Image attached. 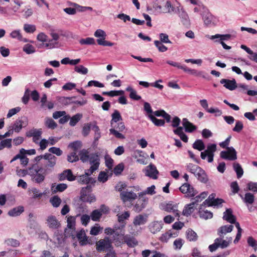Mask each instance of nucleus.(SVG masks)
Returning a JSON list of instances; mask_svg holds the SVG:
<instances>
[{
  "instance_id": "f257e3e1",
  "label": "nucleus",
  "mask_w": 257,
  "mask_h": 257,
  "mask_svg": "<svg viewBox=\"0 0 257 257\" xmlns=\"http://www.w3.org/2000/svg\"><path fill=\"white\" fill-rule=\"evenodd\" d=\"M231 137L228 136L226 140L220 143L219 146L222 148H226V151H223L220 152V156L222 159L234 161L237 159V153L232 147H228Z\"/></svg>"
},
{
  "instance_id": "f03ea898",
  "label": "nucleus",
  "mask_w": 257,
  "mask_h": 257,
  "mask_svg": "<svg viewBox=\"0 0 257 257\" xmlns=\"http://www.w3.org/2000/svg\"><path fill=\"white\" fill-rule=\"evenodd\" d=\"M48 173H45L43 169L39 167L37 164H34L31 167H29V175L31 177L32 180L38 184L42 183Z\"/></svg>"
},
{
  "instance_id": "7ed1b4c3",
  "label": "nucleus",
  "mask_w": 257,
  "mask_h": 257,
  "mask_svg": "<svg viewBox=\"0 0 257 257\" xmlns=\"http://www.w3.org/2000/svg\"><path fill=\"white\" fill-rule=\"evenodd\" d=\"M57 158L54 155L48 153L44 161L43 165L41 167L45 173H52L57 164Z\"/></svg>"
},
{
  "instance_id": "20e7f679",
  "label": "nucleus",
  "mask_w": 257,
  "mask_h": 257,
  "mask_svg": "<svg viewBox=\"0 0 257 257\" xmlns=\"http://www.w3.org/2000/svg\"><path fill=\"white\" fill-rule=\"evenodd\" d=\"M217 150V146L215 144H209L207 149L204 152H201L200 157L202 160H205L207 157V161L211 163L213 161L214 153Z\"/></svg>"
},
{
  "instance_id": "39448f33",
  "label": "nucleus",
  "mask_w": 257,
  "mask_h": 257,
  "mask_svg": "<svg viewBox=\"0 0 257 257\" xmlns=\"http://www.w3.org/2000/svg\"><path fill=\"white\" fill-rule=\"evenodd\" d=\"M50 36L52 38V39L49 40L48 43L40 44L38 47L40 48H47L49 49L56 48L58 44L57 41L59 39V35L58 34L55 33L54 31H52L50 33Z\"/></svg>"
},
{
  "instance_id": "423d86ee",
  "label": "nucleus",
  "mask_w": 257,
  "mask_h": 257,
  "mask_svg": "<svg viewBox=\"0 0 257 257\" xmlns=\"http://www.w3.org/2000/svg\"><path fill=\"white\" fill-rule=\"evenodd\" d=\"M28 124V119L24 116L17 119L10 127L14 132L19 133L23 127L27 126Z\"/></svg>"
},
{
  "instance_id": "0eeeda50",
  "label": "nucleus",
  "mask_w": 257,
  "mask_h": 257,
  "mask_svg": "<svg viewBox=\"0 0 257 257\" xmlns=\"http://www.w3.org/2000/svg\"><path fill=\"white\" fill-rule=\"evenodd\" d=\"M88 161L91 165V167L87 170V172H88L89 174H92L99 167L100 164L99 156L96 154H91L90 155Z\"/></svg>"
},
{
  "instance_id": "6e6552de",
  "label": "nucleus",
  "mask_w": 257,
  "mask_h": 257,
  "mask_svg": "<svg viewBox=\"0 0 257 257\" xmlns=\"http://www.w3.org/2000/svg\"><path fill=\"white\" fill-rule=\"evenodd\" d=\"M96 249L101 252L105 250H110L112 248L111 241L108 237H105L103 239H100L96 243Z\"/></svg>"
},
{
  "instance_id": "1a4fd4ad",
  "label": "nucleus",
  "mask_w": 257,
  "mask_h": 257,
  "mask_svg": "<svg viewBox=\"0 0 257 257\" xmlns=\"http://www.w3.org/2000/svg\"><path fill=\"white\" fill-rule=\"evenodd\" d=\"M180 191L184 194H186L188 197H192L197 194V191L189 184L184 183L179 188Z\"/></svg>"
},
{
  "instance_id": "9d476101",
  "label": "nucleus",
  "mask_w": 257,
  "mask_h": 257,
  "mask_svg": "<svg viewBox=\"0 0 257 257\" xmlns=\"http://www.w3.org/2000/svg\"><path fill=\"white\" fill-rule=\"evenodd\" d=\"M163 225L164 224L162 221H153L149 224L148 228L151 233L155 234L161 230Z\"/></svg>"
},
{
  "instance_id": "9b49d317",
  "label": "nucleus",
  "mask_w": 257,
  "mask_h": 257,
  "mask_svg": "<svg viewBox=\"0 0 257 257\" xmlns=\"http://www.w3.org/2000/svg\"><path fill=\"white\" fill-rule=\"evenodd\" d=\"M202 20L207 27L214 26L216 24V18L209 12H204L202 14Z\"/></svg>"
},
{
  "instance_id": "f8f14e48",
  "label": "nucleus",
  "mask_w": 257,
  "mask_h": 257,
  "mask_svg": "<svg viewBox=\"0 0 257 257\" xmlns=\"http://www.w3.org/2000/svg\"><path fill=\"white\" fill-rule=\"evenodd\" d=\"M146 176L154 179L157 178V175L159 173L156 166L152 164L147 166L143 170Z\"/></svg>"
},
{
  "instance_id": "ddd939ff",
  "label": "nucleus",
  "mask_w": 257,
  "mask_h": 257,
  "mask_svg": "<svg viewBox=\"0 0 257 257\" xmlns=\"http://www.w3.org/2000/svg\"><path fill=\"white\" fill-rule=\"evenodd\" d=\"M76 177L74 176L71 170L67 169L63 171L58 175V179L60 181H64L66 179L69 181L75 180Z\"/></svg>"
},
{
  "instance_id": "4468645a",
  "label": "nucleus",
  "mask_w": 257,
  "mask_h": 257,
  "mask_svg": "<svg viewBox=\"0 0 257 257\" xmlns=\"http://www.w3.org/2000/svg\"><path fill=\"white\" fill-rule=\"evenodd\" d=\"M46 223L51 229H58L60 226V222L55 216L52 215L47 217Z\"/></svg>"
},
{
  "instance_id": "2eb2a0df",
  "label": "nucleus",
  "mask_w": 257,
  "mask_h": 257,
  "mask_svg": "<svg viewBox=\"0 0 257 257\" xmlns=\"http://www.w3.org/2000/svg\"><path fill=\"white\" fill-rule=\"evenodd\" d=\"M220 83L223 84L226 89L231 91L235 90L237 87V84L234 79L232 80L222 79L220 81Z\"/></svg>"
},
{
  "instance_id": "dca6fc26",
  "label": "nucleus",
  "mask_w": 257,
  "mask_h": 257,
  "mask_svg": "<svg viewBox=\"0 0 257 257\" xmlns=\"http://www.w3.org/2000/svg\"><path fill=\"white\" fill-rule=\"evenodd\" d=\"M178 235V232L169 230L164 233H163L159 237V239L162 242H167L171 238L176 237Z\"/></svg>"
},
{
  "instance_id": "f3484780",
  "label": "nucleus",
  "mask_w": 257,
  "mask_h": 257,
  "mask_svg": "<svg viewBox=\"0 0 257 257\" xmlns=\"http://www.w3.org/2000/svg\"><path fill=\"white\" fill-rule=\"evenodd\" d=\"M176 13L178 14L179 17L181 20L182 23L184 25H188L189 24V18L187 13L182 8L177 7V11Z\"/></svg>"
},
{
  "instance_id": "a211bd4d",
  "label": "nucleus",
  "mask_w": 257,
  "mask_h": 257,
  "mask_svg": "<svg viewBox=\"0 0 257 257\" xmlns=\"http://www.w3.org/2000/svg\"><path fill=\"white\" fill-rule=\"evenodd\" d=\"M120 198L123 202L135 199L137 196L133 191H123L120 193Z\"/></svg>"
},
{
  "instance_id": "6ab92c4d",
  "label": "nucleus",
  "mask_w": 257,
  "mask_h": 257,
  "mask_svg": "<svg viewBox=\"0 0 257 257\" xmlns=\"http://www.w3.org/2000/svg\"><path fill=\"white\" fill-rule=\"evenodd\" d=\"M206 37L208 38L209 39L211 40H215V42H220L221 41H227L230 39L231 38V35L230 34H224V35H221V34H216L215 35H206Z\"/></svg>"
},
{
  "instance_id": "aec40b11",
  "label": "nucleus",
  "mask_w": 257,
  "mask_h": 257,
  "mask_svg": "<svg viewBox=\"0 0 257 257\" xmlns=\"http://www.w3.org/2000/svg\"><path fill=\"white\" fill-rule=\"evenodd\" d=\"M182 125L184 127L185 131L187 133H192L197 128L196 126L190 122L186 118H183Z\"/></svg>"
},
{
  "instance_id": "412c9836",
  "label": "nucleus",
  "mask_w": 257,
  "mask_h": 257,
  "mask_svg": "<svg viewBox=\"0 0 257 257\" xmlns=\"http://www.w3.org/2000/svg\"><path fill=\"white\" fill-rule=\"evenodd\" d=\"M223 219L228 222L233 224L236 220V218L232 214V211L231 209H227L223 213Z\"/></svg>"
},
{
  "instance_id": "4be33fe9",
  "label": "nucleus",
  "mask_w": 257,
  "mask_h": 257,
  "mask_svg": "<svg viewBox=\"0 0 257 257\" xmlns=\"http://www.w3.org/2000/svg\"><path fill=\"white\" fill-rule=\"evenodd\" d=\"M223 236H220L219 237L216 238L217 239H219L218 241V245L219 247H220L222 249L225 248L227 247H228L229 245V244L232 241V237H227L226 240L223 239Z\"/></svg>"
},
{
  "instance_id": "5701e85b",
  "label": "nucleus",
  "mask_w": 257,
  "mask_h": 257,
  "mask_svg": "<svg viewBox=\"0 0 257 257\" xmlns=\"http://www.w3.org/2000/svg\"><path fill=\"white\" fill-rule=\"evenodd\" d=\"M42 130L41 128H35L30 130L26 133V136L28 138L35 137H41L42 134Z\"/></svg>"
},
{
  "instance_id": "b1692460",
  "label": "nucleus",
  "mask_w": 257,
  "mask_h": 257,
  "mask_svg": "<svg viewBox=\"0 0 257 257\" xmlns=\"http://www.w3.org/2000/svg\"><path fill=\"white\" fill-rule=\"evenodd\" d=\"M147 220V216L146 215H143L142 214L136 216L133 221L135 225H140L146 223Z\"/></svg>"
},
{
  "instance_id": "393cba45",
  "label": "nucleus",
  "mask_w": 257,
  "mask_h": 257,
  "mask_svg": "<svg viewBox=\"0 0 257 257\" xmlns=\"http://www.w3.org/2000/svg\"><path fill=\"white\" fill-rule=\"evenodd\" d=\"M183 130V127H178L176 129L174 130L173 132L175 135L179 136L182 141L184 142L187 143L188 142V138L187 135L184 134Z\"/></svg>"
},
{
  "instance_id": "a878e982",
  "label": "nucleus",
  "mask_w": 257,
  "mask_h": 257,
  "mask_svg": "<svg viewBox=\"0 0 257 257\" xmlns=\"http://www.w3.org/2000/svg\"><path fill=\"white\" fill-rule=\"evenodd\" d=\"M233 228V226L232 225L222 226L218 229V234L222 237V235H225L227 233L231 232Z\"/></svg>"
},
{
  "instance_id": "bb28decb",
  "label": "nucleus",
  "mask_w": 257,
  "mask_h": 257,
  "mask_svg": "<svg viewBox=\"0 0 257 257\" xmlns=\"http://www.w3.org/2000/svg\"><path fill=\"white\" fill-rule=\"evenodd\" d=\"M24 211V207L23 206H19L11 209L9 211L8 214L10 216H18L23 213Z\"/></svg>"
},
{
  "instance_id": "cd10ccee",
  "label": "nucleus",
  "mask_w": 257,
  "mask_h": 257,
  "mask_svg": "<svg viewBox=\"0 0 257 257\" xmlns=\"http://www.w3.org/2000/svg\"><path fill=\"white\" fill-rule=\"evenodd\" d=\"M239 195L246 204H251L254 201V196L251 193L248 192L245 193L244 197L241 194Z\"/></svg>"
},
{
  "instance_id": "c85d7f7f",
  "label": "nucleus",
  "mask_w": 257,
  "mask_h": 257,
  "mask_svg": "<svg viewBox=\"0 0 257 257\" xmlns=\"http://www.w3.org/2000/svg\"><path fill=\"white\" fill-rule=\"evenodd\" d=\"M196 206L194 205V203H191L186 205L183 210L182 214L183 215L188 216L193 213L195 210Z\"/></svg>"
},
{
  "instance_id": "c756f323",
  "label": "nucleus",
  "mask_w": 257,
  "mask_h": 257,
  "mask_svg": "<svg viewBox=\"0 0 257 257\" xmlns=\"http://www.w3.org/2000/svg\"><path fill=\"white\" fill-rule=\"evenodd\" d=\"M198 171L199 172L196 176L197 179L202 183H207L208 179L205 172L201 168H200V170H198Z\"/></svg>"
},
{
  "instance_id": "7c9ffc66",
  "label": "nucleus",
  "mask_w": 257,
  "mask_h": 257,
  "mask_svg": "<svg viewBox=\"0 0 257 257\" xmlns=\"http://www.w3.org/2000/svg\"><path fill=\"white\" fill-rule=\"evenodd\" d=\"M165 209L167 212H173L175 216L179 217V211L177 209L176 205L168 203L166 205Z\"/></svg>"
},
{
  "instance_id": "2f4dec72",
  "label": "nucleus",
  "mask_w": 257,
  "mask_h": 257,
  "mask_svg": "<svg viewBox=\"0 0 257 257\" xmlns=\"http://www.w3.org/2000/svg\"><path fill=\"white\" fill-rule=\"evenodd\" d=\"M233 168L236 173L237 178H240L243 174V170L241 165L239 163L235 162L233 164Z\"/></svg>"
},
{
  "instance_id": "473e14b6",
  "label": "nucleus",
  "mask_w": 257,
  "mask_h": 257,
  "mask_svg": "<svg viewBox=\"0 0 257 257\" xmlns=\"http://www.w3.org/2000/svg\"><path fill=\"white\" fill-rule=\"evenodd\" d=\"M124 241L130 247H134L138 244L137 239L134 237L130 235H125Z\"/></svg>"
},
{
  "instance_id": "72a5a7b5",
  "label": "nucleus",
  "mask_w": 257,
  "mask_h": 257,
  "mask_svg": "<svg viewBox=\"0 0 257 257\" xmlns=\"http://www.w3.org/2000/svg\"><path fill=\"white\" fill-rule=\"evenodd\" d=\"M77 237L81 245H84L87 243V237L84 231H81L77 233Z\"/></svg>"
},
{
  "instance_id": "f704fd0d",
  "label": "nucleus",
  "mask_w": 257,
  "mask_h": 257,
  "mask_svg": "<svg viewBox=\"0 0 257 257\" xmlns=\"http://www.w3.org/2000/svg\"><path fill=\"white\" fill-rule=\"evenodd\" d=\"M202 206L201 205V207L199 210V214L200 217L205 219L211 218L213 216L212 213L208 210H202Z\"/></svg>"
},
{
  "instance_id": "c9c22d12",
  "label": "nucleus",
  "mask_w": 257,
  "mask_h": 257,
  "mask_svg": "<svg viewBox=\"0 0 257 257\" xmlns=\"http://www.w3.org/2000/svg\"><path fill=\"white\" fill-rule=\"evenodd\" d=\"M187 238L190 241H195L197 240L198 236L197 233L191 229H189L186 232Z\"/></svg>"
},
{
  "instance_id": "e433bc0d",
  "label": "nucleus",
  "mask_w": 257,
  "mask_h": 257,
  "mask_svg": "<svg viewBox=\"0 0 257 257\" xmlns=\"http://www.w3.org/2000/svg\"><path fill=\"white\" fill-rule=\"evenodd\" d=\"M112 119L110 121V123L112 126H113L114 123H116L117 121L122 120V117L119 112L115 110L113 113L111 114Z\"/></svg>"
},
{
  "instance_id": "4c0bfd02",
  "label": "nucleus",
  "mask_w": 257,
  "mask_h": 257,
  "mask_svg": "<svg viewBox=\"0 0 257 257\" xmlns=\"http://www.w3.org/2000/svg\"><path fill=\"white\" fill-rule=\"evenodd\" d=\"M126 91L130 92V97L131 99L139 100L141 99V97L137 94L136 90L134 89L131 86H128L126 88Z\"/></svg>"
},
{
  "instance_id": "58836bf2",
  "label": "nucleus",
  "mask_w": 257,
  "mask_h": 257,
  "mask_svg": "<svg viewBox=\"0 0 257 257\" xmlns=\"http://www.w3.org/2000/svg\"><path fill=\"white\" fill-rule=\"evenodd\" d=\"M148 117L152 122L157 126H164L165 124V122L164 120L158 119L153 114L148 115Z\"/></svg>"
},
{
  "instance_id": "ea45409f",
  "label": "nucleus",
  "mask_w": 257,
  "mask_h": 257,
  "mask_svg": "<svg viewBox=\"0 0 257 257\" xmlns=\"http://www.w3.org/2000/svg\"><path fill=\"white\" fill-rule=\"evenodd\" d=\"M79 155L80 160L83 163L87 162L90 157L88 151L85 149L80 151Z\"/></svg>"
},
{
  "instance_id": "a19ab883",
  "label": "nucleus",
  "mask_w": 257,
  "mask_h": 257,
  "mask_svg": "<svg viewBox=\"0 0 257 257\" xmlns=\"http://www.w3.org/2000/svg\"><path fill=\"white\" fill-rule=\"evenodd\" d=\"M193 148L199 151H203L205 148V146L202 140H197L193 144Z\"/></svg>"
},
{
  "instance_id": "79ce46f5",
  "label": "nucleus",
  "mask_w": 257,
  "mask_h": 257,
  "mask_svg": "<svg viewBox=\"0 0 257 257\" xmlns=\"http://www.w3.org/2000/svg\"><path fill=\"white\" fill-rule=\"evenodd\" d=\"M54 242L55 246L58 247L64 242V238L62 234H55L53 237Z\"/></svg>"
},
{
  "instance_id": "37998d69",
  "label": "nucleus",
  "mask_w": 257,
  "mask_h": 257,
  "mask_svg": "<svg viewBox=\"0 0 257 257\" xmlns=\"http://www.w3.org/2000/svg\"><path fill=\"white\" fill-rule=\"evenodd\" d=\"M87 170H85V174L79 176L78 181L81 184H88L89 182V176L91 174L87 173Z\"/></svg>"
},
{
  "instance_id": "c03bdc74",
  "label": "nucleus",
  "mask_w": 257,
  "mask_h": 257,
  "mask_svg": "<svg viewBox=\"0 0 257 257\" xmlns=\"http://www.w3.org/2000/svg\"><path fill=\"white\" fill-rule=\"evenodd\" d=\"M165 10H166L164 13H172L173 12L176 13L177 11V7H174L170 1H167L165 5Z\"/></svg>"
},
{
  "instance_id": "a18cd8bd",
  "label": "nucleus",
  "mask_w": 257,
  "mask_h": 257,
  "mask_svg": "<svg viewBox=\"0 0 257 257\" xmlns=\"http://www.w3.org/2000/svg\"><path fill=\"white\" fill-rule=\"evenodd\" d=\"M45 125L49 128L54 129L57 124L55 121L51 118L46 117L45 121Z\"/></svg>"
},
{
  "instance_id": "49530a36",
  "label": "nucleus",
  "mask_w": 257,
  "mask_h": 257,
  "mask_svg": "<svg viewBox=\"0 0 257 257\" xmlns=\"http://www.w3.org/2000/svg\"><path fill=\"white\" fill-rule=\"evenodd\" d=\"M113 241L119 243L124 241L125 236H124V233H119L118 231H115L113 234Z\"/></svg>"
},
{
  "instance_id": "de8ad7c7",
  "label": "nucleus",
  "mask_w": 257,
  "mask_h": 257,
  "mask_svg": "<svg viewBox=\"0 0 257 257\" xmlns=\"http://www.w3.org/2000/svg\"><path fill=\"white\" fill-rule=\"evenodd\" d=\"M102 215L101 212L99 210H94L91 213L90 217L93 221H98Z\"/></svg>"
},
{
  "instance_id": "09e8293b",
  "label": "nucleus",
  "mask_w": 257,
  "mask_h": 257,
  "mask_svg": "<svg viewBox=\"0 0 257 257\" xmlns=\"http://www.w3.org/2000/svg\"><path fill=\"white\" fill-rule=\"evenodd\" d=\"M12 147V139H7L2 141L0 142V150H3L5 148H10Z\"/></svg>"
},
{
  "instance_id": "8fccbe9b",
  "label": "nucleus",
  "mask_w": 257,
  "mask_h": 257,
  "mask_svg": "<svg viewBox=\"0 0 257 257\" xmlns=\"http://www.w3.org/2000/svg\"><path fill=\"white\" fill-rule=\"evenodd\" d=\"M23 50L27 54H33L36 51L35 47L33 45L29 44L25 45Z\"/></svg>"
},
{
  "instance_id": "3c124183",
  "label": "nucleus",
  "mask_w": 257,
  "mask_h": 257,
  "mask_svg": "<svg viewBox=\"0 0 257 257\" xmlns=\"http://www.w3.org/2000/svg\"><path fill=\"white\" fill-rule=\"evenodd\" d=\"M53 191L55 192H63L67 188V185L65 183H60L57 184L55 187L53 186Z\"/></svg>"
},
{
  "instance_id": "603ef678",
  "label": "nucleus",
  "mask_w": 257,
  "mask_h": 257,
  "mask_svg": "<svg viewBox=\"0 0 257 257\" xmlns=\"http://www.w3.org/2000/svg\"><path fill=\"white\" fill-rule=\"evenodd\" d=\"M82 117V115L79 113H77L75 114V115L73 116L70 118V121L69 122V124L71 126H75L76 123L79 121V120L81 119Z\"/></svg>"
},
{
  "instance_id": "864d4df0",
  "label": "nucleus",
  "mask_w": 257,
  "mask_h": 257,
  "mask_svg": "<svg viewBox=\"0 0 257 257\" xmlns=\"http://www.w3.org/2000/svg\"><path fill=\"white\" fill-rule=\"evenodd\" d=\"M24 30L28 33H33L36 30V27L34 25L25 24L24 25Z\"/></svg>"
},
{
  "instance_id": "5fc2aeb1",
  "label": "nucleus",
  "mask_w": 257,
  "mask_h": 257,
  "mask_svg": "<svg viewBox=\"0 0 257 257\" xmlns=\"http://www.w3.org/2000/svg\"><path fill=\"white\" fill-rule=\"evenodd\" d=\"M184 243V240L181 238H177L174 241L173 246L175 249H180Z\"/></svg>"
},
{
  "instance_id": "6e6d98bb",
  "label": "nucleus",
  "mask_w": 257,
  "mask_h": 257,
  "mask_svg": "<svg viewBox=\"0 0 257 257\" xmlns=\"http://www.w3.org/2000/svg\"><path fill=\"white\" fill-rule=\"evenodd\" d=\"M10 36L14 39H17L20 41L23 40V37L19 30L13 31L10 34Z\"/></svg>"
},
{
  "instance_id": "4d7b16f0",
  "label": "nucleus",
  "mask_w": 257,
  "mask_h": 257,
  "mask_svg": "<svg viewBox=\"0 0 257 257\" xmlns=\"http://www.w3.org/2000/svg\"><path fill=\"white\" fill-rule=\"evenodd\" d=\"M154 44L156 47L158 49L159 51L161 52H166L168 48L164 45L162 44V42L158 40H156L154 41Z\"/></svg>"
},
{
  "instance_id": "13d9d810",
  "label": "nucleus",
  "mask_w": 257,
  "mask_h": 257,
  "mask_svg": "<svg viewBox=\"0 0 257 257\" xmlns=\"http://www.w3.org/2000/svg\"><path fill=\"white\" fill-rule=\"evenodd\" d=\"M186 167L187 171H189L190 173L192 174L195 171L200 170V168H201L199 166L192 163H189L187 164Z\"/></svg>"
},
{
  "instance_id": "bf43d9fd",
  "label": "nucleus",
  "mask_w": 257,
  "mask_h": 257,
  "mask_svg": "<svg viewBox=\"0 0 257 257\" xmlns=\"http://www.w3.org/2000/svg\"><path fill=\"white\" fill-rule=\"evenodd\" d=\"M81 45H93L95 44V40L93 38L88 37L86 39H81L79 40Z\"/></svg>"
},
{
  "instance_id": "052dcab7",
  "label": "nucleus",
  "mask_w": 257,
  "mask_h": 257,
  "mask_svg": "<svg viewBox=\"0 0 257 257\" xmlns=\"http://www.w3.org/2000/svg\"><path fill=\"white\" fill-rule=\"evenodd\" d=\"M75 225V218L73 216H69L67 218V227L68 228L74 230Z\"/></svg>"
},
{
  "instance_id": "680f3d73",
  "label": "nucleus",
  "mask_w": 257,
  "mask_h": 257,
  "mask_svg": "<svg viewBox=\"0 0 257 257\" xmlns=\"http://www.w3.org/2000/svg\"><path fill=\"white\" fill-rule=\"evenodd\" d=\"M74 70L76 72L83 75L86 74L88 71L87 68L83 65L75 66L74 68Z\"/></svg>"
},
{
  "instance_id": "e2e57ef3",
  "label": "nucleus",
  "mask_w": 257,
  "mask_h": 257,
  "mask_svg": "<svg viewBox=\"0 0 257 257\" xmlns=\"http://www.w3.org/2000/svg\"><path fill=\"white\" fill-rule=\"evenodd\" d=\"M48 151L50 153V154H55L57 156H60L63 154L62 151L59 148L55 147L50 148Z\"/></svg>"
},
{
  "instance_id": "0e129e2a",
  "label": "nucleus",
  "mask_w": 257,
  "mask_h": 257,
  "mask_svg": "<svg viewBox=\"0 0 257 257\" xmlns=\"http://www.w3.org/2000/svg\"><path fill=\"white\" fill-rule=\"evenodd\" d=\"M50 201L53 206L54 207H58L61 202V199L57 196H55L52 197Z\"/></svg>"
},
{
  "instance_id": "69168bd1",
  "label": "nucleus",
  "mask_w": 257,
  "mask_h": 257,
  "mask_svg": "<svg viewBox=\"0 0 257 257\" xmlns=\"http://www.w3.org/2000/svg\"><path fill=\"white\" fill-rule=\"evenodd\" d=\"M79 160V157L76 155V152H73L67 156V161L70 163L77 162Z\"/></svg>"
},
{
  "instance_id": "338daca9",
  "label": "nucleus",
  "mask_w": 257,
  "mask_h": 257,
  "mask_svg": "<svg viewBox=\"0 0 257 257\" xmlns=\"http://www.w3.org/2000/svg\"><path fill=\"white\" fill-rule=\"evenodd\" d=\"M247 242L248 245L253 247L255 251L257 250V241L252 236L247 238Z\"/></svg>"
},
{
  "instance_id": "774afa93",
  "label": "nucleus",
  "mask_w": 257,
  "mask_h": 257,
  "mask_svg": "<svg viewBox=\"0 0 257 257\" xmlns=\"http://www.w3.org/2000/svg\"><path fill=\"white\" fill-rule=\"evenodd\" d=\"M247 190L254 193L257 192V182H249L247 184Z\"/></svg>"
}]
</instances>
